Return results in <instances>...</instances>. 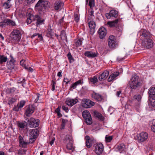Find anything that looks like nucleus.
Wrapping results in <instances>:
<instances>
[{"mask_svg":"<svg viewBox=\"0 0 155 155\" xmlns=\"http://www.w3.org/2000/svg\"><path fill=\"white\" fill-rule=\"evenodd\" d=\"M139 77L137 75L133 76L129 82V86L132 89H135L139 86L140 82L138 81Z\"/></svg>","mask_w":155,"mask_h":155,"instance_id":"obj_1","label":"nucleus"},{"mask_svg":"<svg viewBox=\"0 0 155 155\" xmlns=\"http://www.w3.org/2000/svg\"><path fill=\"white\" fill-rule=\"evenodd\" d=\"M12 36L11 38L14 43L16 44L19 42L21 38V35L20 31L17 29L14 30L12 32Z\"/></svg>","mask_w":155,"mask_h":155,"instance_id":"obj_2","label":"nucleus"},{"mask_svg":"<svg viewBox=\"0 0 155 155\" xmlns=\"http://www.w3.org/2000/svg\"><path fill=\"white\" fill-rule=\"evenodd\" d=\"M48 2L45 0H39L35 6L36 10L38 11H42L46 5H48Z\"/></svg>","mask_w":155,"mask_h":155,"instance_id":"obj_3","label":"nucleus"},{"mask_svg":"<svg viewBox=\"0 0 155 155\" xmlns=\"http://www.w3.org/2000/svg\"><path fill=\"white\" fill-rule=\"evenodd\" d=\"M148 137L147 133L142 132L137 135V140L139 143H142L146 141Z\"/></svg>","mask_w":155,"mask_h":155,"instance_id":"obj_4","label":"nucleus"},{"mask_svg":"<svg viewBox=\"0 0 155 155\" xmlns=\"http://www.w3.org/2000/svg\"><path fill=\"white\" fill-rule=\"evenodd\" d=\"M94 150L97 155H100L102 154L104 150V146L102 143H96L94 145Z\"/></svg>","mask_w":155,"mask_h":155,"instance_id":"obj_5","label":"nucleus"},{"mask_svg":"<svg viewBox=\"0 0 155 155\" xmlns=\"http://www.w3.org/2000/svg\"><path fill=\"white\" fill-rule=\"evenodd\" d=\"M40 121L38 119H35L33 117H31L27 120V123L28 126L31 128H35L38 127L39 125Z\"/></svg>","mask_w":155,"mask_h":155,"instance_id":"obj_6","label":"nucleus"},{"mask_svg":"<svg viewBox=\"0 0 155 155\" xmlns=\"http://www.w3.org/2000/svg\"><path fill=\"white\" fill-rule=\"evenodd\" d=\"M142 45L147 48H150L153 47V41L151 38H143L142 42Z\"/></svg>","mask_w":155,"mask_h":155,"instance_id":"obj_7","label":"nucleus"},{"mask_svg":"<svg viewBox=\"0 0 155 155\" xmlns=\"http://www.w3.org/2000/svg\"><path fill=\"white\" fill-rule=\"evenodd\" d=\"M18 139L19 140V147L25 148L27 146L31 143H30V140L29 141L27 140H26L24 136L19 135L18 137Z\"/></svg>","mask_w":155,"mask_h":155,"instance_id":"obj_8","label":"nucleus"},{"mask_svg":"<svg viewBox=\"0 0 155 155\" xmlns=\"http://www.w3.org/2000/svg\"><path fill=\"white\" fill-rule=\"evenodd\" d=\"M83 117L85 119L86 122L88 125L91 124L92 123V119L90 112L87 110H84L82 113Z\"/></svg>","mask_w":155,"mask_h":155,"instance_id":"obj_9","label":"nucleus"},{"mask_svg":"<svg viewBox=\"0 0 155 155\" xmlns=\"http://www.w3.org/2000/svg\"><path fill=\"white\" fill-rule=\"evenodd\" d=\"M39 131L38 130L35 129L32 130L29 134V140L30 143H33L35 140L38 136Z\"/></svg>","mask_w":155,"mask_h":155,"instance_id":"obj_10","label":"nucleus"},{"mask_svg":"<svg viewBox=\"0 0 155 155\" xmlns=\"http://www.w3.org/2000/svg\"><path fill=\"white\" fill-rule=\"evenodd\" d=\"M108 45L111 48H115L117 46L116 38L113 35L110 36L108 40Z\"/></svg>","mask_w":155,"mask_h":155,"instance_id":"obj_11","label":"nucleus"},{"mask_svg":"<svg viewBox=\"0 0 155 155\" xmlns=\"http://www.w3.org/2000/svg\"><path fill=\"white\" fill-rule=\"evenodd\" d=\"M82 104L83 107L85 108H89L91 107L94 105V102L90 100L83 99Z\"/></svg>","mask_w":155,"mask_h":155,"instance_id":"obj_12","label":"nucleus"},{"mask_svg":"<svg viewBox=\"0 0 155 155\" xmlns=\"http://www.w3.org/2000/svg\"><path fill=\"white\" fill-rule=\"evenodd\" d=\"M86 145L87 148H90L92 144L96 142V140L93 138H90L88 136H86L85 138Z\"/></svg>","mask_w":155,"mask_h":155,"instance_id":"obj_13","label":"nucleus"},{"mask_svg":"<svg viewBox=\"0 0 155 155\" xmlns=\"http://www.w3.org/2000/svg\"><path fill=\"white\" fill-rule=\"evenodd\" d=\"M106 17L108 19L112 18H116L118 15L117 11L114 10H111L109 12L106 14Z\"/></svg>","mask_w":155,"mask_h":155,"instance_id":"obj_14","label":"nucleus"},{"mask_svg":"<svg viewBox=\"0 0 155 155\" xmlns=\"http://www.w3.org/2000/svg\"><path fill=\"white\" fill-rule=\"evenodd\" d=\"M78 102V100L76 98L72 99L70 98H68L65 101V103L68 106L71 107Z\"/></svg>","mask_w":155,"mask_h":155,"instance_id":"obj_15","label":"nucleus"},{"mask_svg":"<svg viewBox=\"0 0 155 155\" xmlns=\"http://www.w3.org/2000/svg\"><path fill=\"white\" fill-rule=\"evenodd\" d=\"M140 33L141 38L143 39V38H150L151 37V35L150 32L144 29H141Z\"/></svg>","mask_w":155,"mask_h":155,"instance_id":"obj_16","label":"nucleus"},{"mask_svg":"<svg viewBox=\"0 0 155 155\" xmlns=\"http://www.w3.org/2000/svg\"><path fill=\"white\" fill-rule=\"evenodd\" d=\"M35 108L32 105H29L26 107L25 110V114L26 116L29 117L34 112Z\"/></svg>","mask_w":155,"mask_h":155,"instance_id":"obj_17","label":"nucleus"},{"mask_svg":"<svg viewBox=\"0 0 155 155\" xmlns=\"http://www.w3.org/2000/svg\"><path fill=\"white\" fill-rule=\"evenodd\" d=\"M107 34V30L104 27L100 28L98 30V35L100 39L104 38Z\"/></svg>","mask_w":155,"mask_h":155,"instance_id":"obj_18","label":"nucleus"},{"mask_svg":"<svg viewBox=\"0 0 155 155\" xmlns=\"http://www.w3.org/2000/svg\"><path fill=\"white\" fill-rule=\"evenodd\" d=\"M91 97L92 98L98 101H101L103 99V96L101 95L94 92L92 94Z\"/></svg>","mask_w":155,"mask_h":155,"instance_id":"obj_19","label":"nucleus"},{"mask_svg":"<svg viewBox=\"0 0 155 155\" xmlns=\"http://www.w3.org/2000/svg\"><path fill=\"white\" fill-rule=\"evenodd\" d=\"M63 3L60 0L57 1L54 4V8L55 10L61 9L63 5Z\"/></svg>","mask_w":155,"mask_h":155,"instance_id":"obj_20","label":"nucleus"},{"mask_svg":"<svg viewBox=\"0 0 155 155\" xmlns=\"http://www.w3.org/2000/svg\"><path fill=\"white\" fill-rule=\"evenodd\" d=\"M148 94L150 97L153 99L155 98V87H150L148 90Z\"/></svg>","mask_w":155,"mask_h":155,"instance_id":"obj_21","label":"nucleus"},{"mask_svg":"<svg viewBox=\"0 0 155 155\" xmlns=\"http://www.w3.org/2000/svg\"><path fill=\"white\" fill-rule=\"evenodd\" d=\"M109 75L108 71H104L98 77L99 80L100 81H103L106 79Z\"/></svg>","mask_w":155,"mask_h":155,"instance_id":"obj_22","label":"nucleus"},{"mask_svg":"<svg viewBox=\"0 0 155 155\" xmlns=\"http://www.w3.org/2000/svg\"><path fill=\"white\" fill-rule=\"evenodd\" d=\"M34 20L37 21V25H42L44 24L45 20L38 15H35L34 16Z\"/></svg>","mask_w":155,"mask_h":155,"instance_id":"obj_23","label":"nucleus"},{"mask_svg":"<svg viewBox=\"0 0 155 155\" xmlns=\"http://www.w3.org/2000/svg\"><path fill=\"white\" fill-rule=\"evenodd\" d=\"M119 72L116 71L112 74L109 77L108 79V82H111L113 80H115L116 78L118 76Z\"/></svg>","mask_w":155,"mask_h":155,"instance_id":"obj_24","label":"nucleus"},{"mask_svg":"<svg viewBox=\"0 0 155 155\" xmlns=\"http://www.w3.org/2000/svg\"><path fill=\"white\" fill-rule=\"evenodd\" d=\"M66 148L69 153L72 152L74 150V147L73 146L72 142L67 143Z\"/></svg>","mask_w":155,"mask_h":155,"instance_id":"obj_25","label":"nucleus"},{"mask_svg":"<svg viewBox=\"0 0 155 155\" xmlns=\"http://www.w3.org/2000/svg\"><path fill=\"white\" fill-rule=\"evenodd\" d=\"M53 35V30L51 28V26H49L46 35L48 37L52 38Z\"/></svg>","mask_w":155,"mask_h":155,"instance_id":"obj_26","label":"nucleus"},{"mask_svg":"<svg viewBox=\"0 0 155 155\" xmlns=\"http://www.w3.org/2000/svg\"><path fill=\"white\" fill-rule=\"evenodd\" d=\"M84 55L88 57L94 58L97 56V54L95 52L87 51L84 53Z\"/></svg>","mask_w":155,"mask_h":155,"instance_id":"obj_27","label":"nucleus"},{"mask_svg":"<svg viewBox=\"0 0 155 155\" xmlns=\"http://www.w3.org/2000/svg\"><path fill=\"white\" fill-rule=\"evenodd\" d=\"M94 114L95 117H97L99 120L101 121L103 120L104 117L101 113L97 111H94Z\"/></svg>","mask_w":155,"mask_h":155,"instance_id":"obj_28","label":"nucleus"},{"mask_svg":"<svg viewBox=\"0 0 155 155\" xmlns=\"http://www.w3.org/2000/svg\"><path fill=\"white\" fill-rule=\"evenodd\" d=\"M64 141L67 143H70L73 142V139L72 137L70 135H67L66 136L64 139Z\"/></svg>","mask_w":155,"mask_h":155,"instance_id":"obj_29","label":"nucleus"},{"mask_svg":"<svg viewBox=\"0 0 155 155\" xmlns=\"http://www.w3.org/2000/svg\"><path fill=\"white\" fill-rule=\"evenodd\" d=\"M118 22V20L116 19L114 21H108L107 22V24L111 27H113L115 26L117 24Z\"/></svg>","mask_w":155,"mask_h":155,"instance_id":"obj_30","label":"nucleus"},{"mask_svg":"<svg viewBox=\"0 0 155 155\" xmlns=\"http://www.w3.org/2000/svg\"><path fill=\"white\" fill-rule=\"evenodd\" d=\"M8 59H10V60L9 62H7V64L9 63L11 66L10 68H12L13 67L14 64L15 62V61L12 55H10V58H8Z\"/></svg>","mask_w":155,"mask_h":155,"instance_id":"obj_31","label":"nucleus"},{"mask_svg":"<svg viewBox=\"0 0 155 155\" xmlns=\"http://www.w3.org/2000/svg\"><path fill=\"white\" fill-rule=\"evenodd\" d=\"M98 81L97 77V76H95L93 78H90L89 79V82L93 84H95V83L97 82Z\"/></svg>","mask_w":155,"mask_h":155,"instance_id":"obj_32","label":"nucleus"},{"mask_svg":"<svg viewBox=\"0 0 155 155\" xmlns=\"http://www.w3.org/2000/svg\"><path fill=\"white\" fill-rule=\"evenodd\" d=\"M8 60L7 57L4 55H0V63L2 64L3 63L5 62Z\"/></svg>","mask_w":155,"mask_h":155,"instance_id":"obj_33","label":"nucleus"},{"mask_svg":"<svg viewBox=\"0 0 155 155\" xmlns=\"http://www.w3.org/2000/svg\"><path fill=\"white\" fill-rule=\"evenodd\" d=\"M125 148V146L123 143L119 144L117 147V149L119 151H122L124 150Z\"/></svg>","mask_w":155,"mask_h":155,"instance_id":"obj_34","label":"nucleus"},{"mask_svg":"<svg viewBox=\"0 0 155 155\" xmlns=\"http://www.w3.org/2000/svg\"><path fill=\"white\" fill-rule=\"evenodd\" d=\"M11 6V5L9 2H4L3 5V7L5 9L9 8Z\"/></svg>","mask_w":155,"mask_h":155,"instance_id":"obj_35","label":"nucleus"},{"mask_svg":"<svg viewBox=\"0 0 155 155\" xmlns=\"http://www.w3.org/2000/svg\"><path fill=\"white\" fill-rule=\"evenodd\" d=\"M88 24L89 27L91 29H94L95 27V23L94 21H91L89 22Z\"/></svg>","mask_w":155,"mask_h":155,"instance_id":"obj_36","label":"nucleus"},{"mask_svg":"<svg viewBox=\"0 0 155 155\" xmlns=\"http://www.w3.org/2000/svg\"><path fill=\"white\" fill-rule=\"evenodd\" d=\"M82 41L81 39H78L76 40L75 42V45L77 47H79L82 45Z\"/></svg>","mask_w":155,"mask_h":155,"instance_id":"obj_37","label":"nucleus"},{"mask_svg":"<svg viewBox=\"0 0 155 155\" xmlns=\"http://www.w3.org/2000/svg\"><path fill=\"white\" fill-rule=\"evenodd\" d=\"M67 57L70 63H72L74 60V58L72 57L70 52H69L67 54Z\"/></svg>","mask_w":155,"mask_h":155,"instance_id":"obj_38","label":"nucleus"},{"mask_svg":"<svg viewBox=\"0 0 155 155\" xmlns=\"http://www.w3.org/2000/svg\"><path fill=\"white\" fill-rule=\"evenodd\" d=\"M34 16L31 14L28 18H27L26 22L27 24H30L32 21V19H34Z\"/></svg>","mask_w":155,"mask_h":155,"instance_id":"obj_39","label":"nucleus"},{"mask_svg":"<svg viewBox=\"0 0 155 155\" xmlns=\"http://www.w3.org/2000/svg\"><path fill=\"white\" fill-rule=\"evenodd\" d=\"M7 25L13 26L15 25V22L10 19H7Z\"/></svg>","mask_w":155,"mask_h":155,"instance_id":"obj_40","label":"nucleus"},{"mask_svg":"<svg viewBox=\"0 0 155 155\" xmlns=\"http://www.w3.org/2000/svg\"><path fill=\"white\" fill-rule=\"evenodd\" d=\"M7 19L3 20L2 21L0 22V26L3 28L5 27L7 25Z\"/></svg>","mask_w":155,"mask_h":155,"instance_id":"obj_41","label":"nucleus"},{"mask_svg":"<svg viewBox=\"0 0 155 155\" xmlns=\"http://www.w3.org/2000/svg\"><path fill=\"white\" fill-rule=\"evenodd\" d=\"M26 151V150L21 148L18 151V153L20 155H23L25 154Z\"/></svg>","mask_w":155,"mask_h":155,"instance_id":"obj_42","label":"nucleus"},{"mask_svg":"<svg viewBox=\"0 0 155 155\" xmlns=\"http://www.w3.org/2000/svg\"><path fill=\"white\" fill-rule=\"evenodd\" d=\"M113 136L106 135L105 137V140L107 142H110L112 140Z\"/></svg>","mask_w":155,"mask_h":155,"instance_id":"obj_43","label":"nucleus"},{"mask_svg":"<svg viewBox=\"0 0 155 155\" xmlns=\"http://www.w3.org/2000/svg\"><path fill=\"white\" fill-rule=\"evenodd\" d=\"M18 126L20 130H22L25 126V124L23 123L19 122L18 123Z\"/></svg>","mask_w":155,"mask_h":155,"instance_id":"obj_44","label":"nucleus"},{"mask_svg":"<svg viewBox=\"0 0 155 155\" xmlns=\"http://www.w3.org/2000/svg\"><path fill=\"white\" fill-rule=\"evenodd\" d=\"M25 102L24 101H21L18 104V106L19 107V108L21 109L24 106L25 104Z\"/></svg>","mask_w":155,"mask_h":155,"instance_id":"obj_45","label":"nucleus"},{"mask_svg":"<svg viewBox=\"0 0 155 155\" xmlns=\"http://www.w3.org/2000/svg\"><path fill=\"white\" fill-rule=\"evenodd\" d=\"M89 5L91 8H92L94 7L95 5L94 0H90Z\"/></svg>","mask_w":155,"mask_h":155,"instance_id":"obj_46","label":"nucleus"},{"mask_svg":"<svg viewBox=\"0 0 155 155\" xmlns=\"http://www.w3.org/2000/svg\"><path fill=\"white\" fill-rule=\"evenodd\" d=\"M152 125L151 127V130L155 133V120L152 122Z\"/></svg>","mask_w":155,"mask_h":155,"instance_id":"obj_47","label":"nucleus"},{"mask_svg":"<svg viewBox=\"0 0 155 155\" xmlns=\"http://www.w3.org/2000/svg\"><path fill=\"white\" fill-rule=\"evenodd\" d=\"M15 101V99L10 98H9V100L8 101V104L9 105H10L13 103Z\"/></svg>","mask_w":155,"mask_h":155,"instance_id":"obj_48","label":"nucleus"},{"mask_svg":"<svg viewBox=\"0 0 155 155\" xmlns=\"http://www.w3.org/2000/svg\"><path fill=\"white\" fill-rule=\"evenodd\" d=\"M60 36L61 38L62 37L65 38L66 37L65 32L64 30H62L61 31Z\"/></svg>","mask_w":155,"mask_h":155,"instance_id":"obj_49","label":"nucleus"},{"mask_svg":"<svg viewBox=\"0 0 155 155\" xmlns=\"http://www.w3.org/2000/svg\"><path fill=\"white\" fill-rule=\"evenodd\" d=\"M134 99H136L137 101H139L141 100V97L140 95H135L134 96Z\"/></svg>","mask_w":155,"mask_h":155,"instance_id":"obj_50","label":"nucleus"},{"mask_svg":"<svg viewBox=\"0 0 155 155\" xmlns=\"http://www.w3.org/2000/svg\"><path fill=\"white\" fill-rule=\"evenodd\" d=\"M19 107L18 106V105L17 104L16 106H15L13 108V110L15 111H18L20 110H21V108H19Z\"/></svg>","mask_w":155,"mask_h":155,"instance_id":"obj_51","label":"nucleus"},{"mask_svg":"<svg viewBox=\"0 0 155 155\" xmlns=\"http://www.w3.org/2000/svg\"><path fill=\"white\" fill-rule=\"evenodd\" d=\"M25 61L24 60H21L20 62V64L21 65H22L23 67H24L25 69H27V67L24 64Z\"/></svg>","mask_w":155,"mask_h":155,"instance_id":"obj_52","label":"nucleus"},{"mask_svg":"<svg viewBox=\"0 0 155 155\" xmlns=\"http://www.w3.org/2000/svg\"><path fill=\"white\" fill-rule=\"evenodd\" d=\"M122 91L121 90H120L117 91L116 92V95L117 97H122L121 95H122Z\"/></svg>","mask_w":155,"mask_h":155,"instance_id":"obj_53","label":"nucleus"},{"mask_svg":"<svg viewBox=\"0 0 155 155\" xmlns=\"http://www.w3.org/2000/svg\"><path fill=\"white\" fill-rule=\"evenodd\" d=\"M71 80V79H69L67 78H64V81L65 82L66 84H67Z\"/></svg>","mask_w":155,"mask_h":155,"instance_id":"obj_54","label":"nucleus"},{"mask_svg":"<svg viewBox=\"0 0 155 155\" xmlns=\"http://www.w3.org/2000/svg\"><path fill=\"white\" fill-rule=\"evenodd\" d=\"M62 108L63 110L65 111L66 112H68V107L65 106L63 105L62 106Z\"/></svg>","mask_w":155,"mask_h":155,"instance_id":"obj_55","label":"nucleus"},{"mask_svg":"<svg viewBox=\"0 0 155 155\" xmlns=\"http://www.w3.org/2000/svg\"><path fill=\"white\" fill-rule=\"evenodd\" d=\"M52 85L51 90L52 91H54L55 89V86L56 84L55 82L53 81H52Z\"/></svg>","mask_w":155,"mask_h":155,"instance_id":"obj_56","label":"nucleus"},{"mask_svg":"<svg viewBox=\"0 0 155 155\" xmlns=\"http://www.w3.org/2000/svg\"><path fill=\"white\" fill-rule=\"evenodd\" d=\"M40 96V94H36V98L35 99L34 102L35 103H37L38 101V100Z\"/></svg>","mask_w":155,"mask_h":155,"instance_id":"obj_57","label":"nucleus"},{"mask_svg":"<svg viewBox=\"0 0 155 155\" xmlns=\"http://www.w3.org/2000/svg\"><path fill=\"white\" fill-rule=\"evenodd\" d=\"M37 35L38 36V37L39 38V39L40 41H41L43 40V38L42 35L41 34H39L38 33Z\"/></svg>","mask_w":155,"mask_h":155,"instance_id":"obj_58","label":"nucleus"},{"mask_svg":"<svg viewBox=\"0 0 155 155\" xmlns=\"http://www.w3.org/2000/svg\"><path fill=\"white\" fill-rule=\"evenodd\" d=\"M74 19H75V20L77 22H78V20H79V18H78V15L77 14L75 15H74Z\"/></svg>","mask_w":155,"mask_h":155,"instance_id":"obj_59","label":"nucleus"},{"mask_svg":"<svg viewBox=\"0 0 155 155\" xmlns=\"http://www.w3.org/2000/svg\"><path fill=\"white\" fill-rule=\"evenodd\" d=\"M60 108L61 107L60 106H58V107L56 108L55 110V112L57 113L60 112Z\"/></svg>","mask_w":155,"mask_h":155,"instance_id":"obj_60","label":"nucleus"},{"mask_svg":"<svg viewBox=\"0 0 155 155\" xmlns=\"http://www.w3.org/2000/svg\"><path fill=\"white\" fill-rule=\"evenodd\" d=\"M77 86V85L76 84H75V83H74L72 84L71 85V87L74 89Z\"/></svg>","mask_w":155,"mask_h":155,"instance_id":"obj_61","label":"nucleus"},{"mask_svg":"<svg viewBox=\"0 0 155 155\" xmlns=\"http://www.w3.org/2000/svg\"><path fill=\"white\" fill-rule=\"evenodd\" d=\"M55 139L54 137H53L52 138L50 142V144L51 145H52L53 144Z\"/></svg>","mask_w":155,"mask_h":155,"instance_id":"obj_62","label":"nucleus"},{"mask_svg":"<svg viewBox=\"0 0 155 155\" xmlns=\"http://www.w3.org/2000/svg\"><path fill=\"white\" fill-rule=\"evenodd\" d=\"M75 83V84H76L77 85H78L79 84H80L81 83V80H78Z\"/></svg>","mask_w":155,"mask_h":155,"instance_id":"obj_63","label":"nucleus"},{"mask_svg":"<svg viewBox=\"0 0 155 155\" xmlns=\"http://www.w3.org/2000/svg\"><path fill=\"white\" fill-rule=\"evenodd\" d=\"M124 59V58H121V57H118L117 58V60L118 61H120L123 60Z\"/></svg>","mask_w":155,"mask_h":155,"instance_id":"obj_64","label":"nucleus"}]
</instances>
